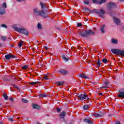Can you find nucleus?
Listing matches in <instances>:
<instances>
[{
    "mask_svg": "<svg viewBox=\"0 0 124 124\" xmlns=\"http://www.w3.org/2000/svg\"><path fill=\"white\" fill-rule=\"evenodd\" d=\"M33 15L34 16L43 17V18H47L48 15L45 14L43 10H39L38 9L35 8L33 10Z\"/></svg>",
    "mask_w": 124,
    "mask_h": 124,
    "instance_id": "1",
    "label": "nucleus"
},
{
    "mask_svg": "<svg viewBox=\"0 0 124 124\" xmlns=\"http://www.w3.org/2000/svg\"><path fill=\"white\" fill-rule=\"evenodd\" d=\"M94 31H93L92 30H86L79 33L81 37H83L84 38H88L90 35H94Z\"/></svg>",
    "mask_w": 124,
    "mask_h": 124,
    "instance_id": "2",
    "label": "nucleus"
},
{
    "mask_svg": "<svg viewBox=\"0 0 124 124\" xmlns=\"http://www.w3.org/2000/svg\"><path fill=\"white\" fill-rule=\"evenodd\" d=\"M13 29L16 31H17V32L25 34V35H29V31L24 28H18L17 27V25L15 24L13 26Z\"/></svg>",
    "mask_w": 124,
    "mask_h": 124,
    "instance_id": "3",
    "label": "nucleus"
},
{
    "mask_svg": "<svg viewBox=\"0 0 124 124\" xmlns=\"http://www.w3.org/2000/svg\"><path fill=\"white\" fill-rule=\"evenodd\" d=\"M93 13H95L96 14H97V15H99L100 17L101 18H104L105 16L104 15L105 13H106V12H105V10L104 9H101V10H98V9H93Z\"/></svg>",
    "mask_w": 124,
    "mask_h": 124,
    "instance_id": "4",
    "label": "nucleus"
},
{
    "mask_svg": "<svg viewBox=\"0 0 124 124\" xmlns=\"http://www.w3.org/2000/svg\"><path fill=\"white\" fill-rule=\"evenodd\" d=\"M110 52H112V53L115 55H119V56L124 57V50L120 49L112 48L111 49Z\"/></svg>",
    "mask_w": 124,
    "mask_h": 124,
    "instance_id": "5",
    "label": "nucleus"
},
{
    "mask_svg": "<svg viewBox=\"0 0 124 124\" xmlns=\"http://www.w3.org/2000/svg\"><path fill=\"white\" fill-rule=\"evenodd\" d=\"M7 8L6 3L3 2L1 6H0V15H4L5 14V9Z\"/></svg>",
    "mask_w": 124,
    "mask_h": 124,
    "instance_id": "6",
    "label": "nucleus"
},
{
    "mask_svg": "<svg viewBox=\"0 0 124 124\" xmlns=\"http://www.w3.org/2000/svg\"><path fill=\"white\" fill-rule=\"evenodd\" d=\"M78 97L80 99V100H84V99H87L88 98V95L87 94H78L77 95Z\"/></svg>",
    "mask_w": 124,
    "mask_h": 124,
    "instance_id": "7",
    "label": "nucleus"
},
{
    "mask_svg": "<svg viewBox=\"0 0 124 124\" xmlns=\"http://www.w3.org/2000/svg\"><path fill=\"white\" fill-rule=\"evenodd\" d=\"M107 7L108 8V9L116 8V3L112 2H110L107 4Z\"/></svg>",
    "mask_w": 124,
    "mask_h": 124,
    "instance_id": "8",
    "label": "nucleus"
},
{
    "mask_svg": "<svg viewBox=\"0 0 124 124\" xmlns=\"http://www.w3.org/2000/svg\"><path fill=\"white\" fill-rule=\"evenodd\" d=\"M59 72L62 75H67L69 73V72L65 69H61L59 71Z\"/></svg>",
    "mask_w": 124,
    "mask_h": 124,
    "instance_id": "9",
    "label": "nucleus"
},
{
    "mask_svg": "<svg viewBox=\"0 0 124 124\" xmlns=\"http://www.w3.org/2000/svg\"><path fill=\"white\" fill-rule=\"evenodd\" d=\"M113 20L114 23L116 25H120V23H121V20H120V19L115 18V17H113Z\"/></svg>",
    "mask_w": 124,
    "mask_h": 124,
    "instance_id": "10",
    "label": "nucleus"
},
{
    "mask_svg": "<svg viewBox=\"0 0 124 124\" xmlns=\"http://www.w3.org/2000/svg\"><path fill=\"white\" fill-rule=\"evenodd\" d=\"M60 119L62 120H64V117H65V112L62 111L59 115Z\"/></svg>",
    "mask_w": 124,
    "mask_h": 124,
    "instance_id": "11",
    "label": "nucleus"
},
{
    "mask_svg": "<svg viewBox=\"0 0 124 124\" xmlns=\"http://www.w3.org/2000/svg\"><path fill=\"white\" fill-rule=\"evenodd\" d=\"M117 96H118V97H122V98H124V89L122 92L121 91H119V94Z\"/></svg>",
    "mask_w": 124,
    "mask_h": 124,
    "instance_id": "12",
    "label": "nucleus"
},
{
    "mask_svg": "<svg viewBox=\"0 0 124 124\" xmlns=\"http://www.w3.org/2000/svg\"><path fill=\"white\" fill-rule=\"evenodd\" d=\"M62 59L64 62H68V61H69V58L67 57V55H62Z\"/></svg>",
    "mask_w": 124,
    "mask_h": 124,
    "instance_id": "13",
    "label": "nucleus"
},
{
    "mask_svg": "<svg viewBox=\"0 0 124 124\" xmlns=\"http://www.w3.org/2000/svg\"><path fill=\"white\" fill-rule=\"evenodd\" d=\"M32 108L34 109H40L41 107L36 104H32Z\"/></svg>",
    "mask_w": 124,
    "mask_h": 124,
    "instance_id": "14",
    "label": "nucleus"
},
{
    "mask_svg": "<svg viewBox=\"0 0 124 124\" xmlns=\"http://www.w3.org/2000/svg\"><path fill=\"white\" fill-rule=\"evenodd\" d=\"M104 29H105V25H103L100 28V31L102 33H104L105 32Z\"/></svg>",
    "mask_w": 124,
    "mask_h": 124,
    "instance_id": "15",
    "label": "nucleus"
},
{
    "mask_svg": "<svg viewBox=\"0 0 124 124\" xmlns=\"http://www.w3.org/2000/svg\"><path fill=\"white\" fill-rule=\"evenodd\" d=\"M118 41L117 39L114 38L111 39V43L113 44H118Z\"/></svg>",
    "mask_w": 124,
    "mask_h": 124,
    "instance_id": "16",
    "label": "nucleus"
},
{
    "mask_svg": "<svg viewBox=\"0 0 124 124\" xmlns=\"http://www.w3.org/2000/svg\"><path fill=\"white\" fill-rule=\"evenodd\" d=\"M63 84H64V82H63V81H57L56 82V85H57V86H62Z\"/></svg>",
    "mask_w": 124,
    "mask_h": 124,
    "instance_id": "17",
    "label": "nucleus"
},
{
    "mask_svg": "<svg viewBox=\"0 0 124 124\" xmlns=\"http://www.w3.org/2000/svg\"><path fill=\"white\" fill-rule=\"evenodd\" d=\"M79 77H80V78H83L84 79H88V77H87L86 76H85V75H83L82 74H80L79 75Z\"/></svg>",
    "mask_w": 124,
    "mask_h": 124,
    "instance_id": "18",
    "label": "nucleus"
},
{
    "mask_svg": "<svg viewBox=\"0 0 124 124\" xmlns=\"http://www.w3.org/2000/svg\"><path fill=\"white\" fill-rule=\"evenodd\" d=\"M91 107H92V106L89 105H85L83 106V109H89V108H91Z\"/></svg>",
    "mask_w": 124,
    "mask_h": 124,
    "instance_id": "19",
    "label": "nucleus"
},
{
    "mask_svg": "<svg viewBox=\"0 0 124 124\" xmlns=\"http://www.w3.org/2000/svg\"><path fill=\"white\" fill-rule=\"evenodd\" d=\"M48 95L45 94L40 93L39 94V97H47Z\"/></svg>",
    "mask_w": 124,
    "mask_h": 124,
    "instance_id": "20",
    "label": "nucleus"
},
{
    "mask_svg": "<svg viewBox=\"0 0 124 124\" xmlns=\"http://www.w3.org/2000/svg\"><path fill=\"white\" fill-rule=\"evenodd\" d=\"M40 5L41 6L42 9H43V8H46V5H45L43 3L41 2H40Z\"/></svg>",
    "mask_w": 124,
    "mask_h": 124,
    "instance_id": "21",
    "label": "nucleus"
},
{
    "mask_svg": "<svg viewBox=\"0 0 124 124\" xmlns=\"http://www.w3.org/2000/svg\"><path fill=\"white\" fill-rule=\"evenodd\" d=\"M5 59H6V60H10V59H11L10 54H8L6 55L5 56Z\"/></svg>",
    "mask_w": 124,
    "mask_h": 124,
    "instance_id": "22",
    "label": "nucleus"
},
{
    "mask_svg": "<svg viewBox=\"0 0 124 124\" xmlns=\"http://www.w3.org/2000/svg\"><path fill=\"white\" fill-rule=\"evenodd\" d=\"M96 64H97V67H99L101 65L99 58L97 60V62L96 63Z\"/></svg>",
    "mask_w": 124,
    "mask_h": 124,
    "instance_id": "23",
    "label": "nucleus"
},
{
    "mask_svg": "<svg viewBox=\"0 0 124 124\" xmlns=\"http://www.w3.org/2000/svg\"><path fill=\"white\" fill-rule=\"evenodd\" d=\"M3 97H4V99H5V100H7V99H8V96L5 93H3Z\"/></svg>",
    "mask_w": 124,
    "mask_h": 124,
    "instance_id": "24",
    "label": "nucleus"
},
{
    "mask_svg": "<svg viewBox=\"0 0 124 124\" xmlns=\"http://www.w3.org/2000/svg\"><path fill=\"white\" fill-rule=\"evenodd\" d=\"M84 122L88 123V124H92V121L90 119H84Z\"/></svg>",
    "mask_w": 124,
    "mask_h": 124,
    "instance_id": "25",
    "label": "nucleus"
},
{
    "mask_svg": "<svg viewBox=\"0 0 124 124\" xmlns=\"http://www.w3.org/2000/svg\"><path fill=\"white\" fill-rule=\"evenodd\" d=\"M12 86H13V87L15 88V89H17V90H18V91H20V88H19V87H18L17 85L15 84H12Z\"/></svg>",
    "mask_w": 124,
    "mask_h": 124,
    "instance_id": "26",
    "label": "nucleus"
},
{
    "mask_svg": "<svg viewBox=\"0 0 124 124\" xmlns=\"http://www.w3.org/2000/svg\"><path fill=\"white\" fill-rule=\"evenodd\" d=\"M106 2V0H101L99 1V4H102V3H104Z\"/></svg>",
    "mask_w": 124,
    "mask_h": 124,
    "instance_id": "27",
    "label": "nucleus"
},
{
    "mask_svg": "<svg viewBox=\"0 0 124 124\" xmlns=\"http://www.w3.org/2000/svg\"><path fill=\"white\" fill-rule=\"evenodd\" d=\"M93 3H96V4H99V1L98 0H93Z\"/></svg>",
    "mask_w": 124,
    "mask_h": 124,
    "instance_id": "28",
    "label": "nucleus"
},
{
    "mask_svg": "<svg viewBox=\"0 0 124 124\" xmlns=\"http://www.w3.org/2000/svg\"><path fill=\"white\" fill-rule=\"evenodd\" d=\"M38 83H39L38 81H37V82H36V81H35V82H30L29 84L30 85H35L36 84H38Z\"/></svg>",
    "mask_w": 124,
    "mask_h": 124,
    "instance_id": "29",
    "label": "nucleus"
},
{
    "mask_svg": "<svg viewBox=\"0 0 124 124\" xmlns=\"http://www.w3.org/2000/svg\"><path fill=\"white\" fill-rule=\"evenodd\" d=\"M37 27L39 30H41L42 29V26H41V24H40V23L38 24Z\"/></svg>",
    "mask_w": 124,
    "mask_h": 124,
    "instance_id": "30",
    "label": "nucleus"
},
{
    "mask_svg": "<svg viewBox=\"0 0 124 124\" xmlns=\"http://www.w3.org/2000/svg\"><path fill=\"white\" fill-rule=\"evenodd\" d=\"M24 42L23 41H21L19 44H18V47L19 48H21L22 47V45H23V43Z\"/></svg>",
    "mask_w": 124,
    "mask_h": 124,
    "instance_id": "31",
    "label": "nucleus"
},
{
    "mask_svg": "<svg viewBox=\"0 0 124 124\" xmlns=\"http://www.w3.org/2000/svg\"><path fill=\"white\" fill-rule=\"evenodd\" d=\"M102 62L104 63H106L108 62V61H107V59L104 58L102 60Z\"/></svg>",
    "mask_w": 124,
    "mask_h": 124,
    "instance_id": "32",
    "label": "nucleus"
},
{
    "mask_svg": "<svg viewBox=\"0 0 124 124\" xmlns=\"http://www.w3.org/2000/svg\"><path fill=\"white\" fill-rule=\"evenodd\" d=\"M21 101L24 102V103H27L28 102V100L23 98H21Z\"/></svg>",
    "mask_w": 124,
    "mask_h": 124,
    "instance_id": "33",
    "label": "nucleus"
},
{
    "mask_svg": "<svg viewBox=\"0 0 124 124\" xmlns=\"http://www.w3.org/2000/svg\"><path fill=\"white\" fill-rule=\"evenodd\" d=\"M85 11H89V12H91V13H93V11H91L90 9L88 8H85Z\"/></svg>",
    "mask_w": 124,
    "mask_h": 124,
    "instance_id": "34",
    "label": "nucleus"
},
{
    "mask_svg": "<svg viewBox=\"0 0 124 124\" xmlns=\"http://www.w3.org/2000/svg\"><path fill=\"white\" fill-rule=\"evenodd\" d=\"M10 58L11 59H17V56H15L13 55L10 54Z\"/></svg>",
    "mask_w": 124,
    "mask_h": 124,
    "instance_id": "35",
    "label": "nucleus"
},
{
    "mask_svg": "<svg viewBox=\"0 0 124 124\" xmlns=\"http://www.w3.org/2000/svg\"><path fill=\"white\" fill-rule=\"evenodd\" d=\"M84 4L88 5V4H89V3H90V2L88 0H85L84 1Z\"/></svg>",
    "mask_w": 124,
    "mask_h": 124,
    "instance_id": "36",
    "label": "nucleus"
},
{
    "mask_svg": "<svg viewBox=\"0 0 124 124\" xmlns=\"http://www.w3.org/2000/svg\"><path fill=\"white\" fill-rule=\"evenodd\" d=\"M1 39H2V40H3V41H5V40H6V39H7V38L6 37H5V36H2V37H1Z\"/></svg>",
    "mask_w": 124,
    "mask_h": 124,
    "instance_id": "37",
    "label": "nucleus"
},
{
    "mask_svg": "<svg viewBox=\"0 0 124 124\" xmlns=\"http://www.w3.org/2000/svg\"><path fill=\"white\" fill-rule=\"evenodd\" d=\"M44 79L45 80H49V78H48V76L47 75H45L44 76Z\"/></svg>",
    "mask_w": 124,
    "mask_h": 124,
    "instance_id": "38",
    "label": "nucleus"
},
{
    "mask_svg": "<svg viewBox=\"0 0 124 124\" xmlns=\"http://www.w3.org/2000/svg\"><path fill=\"white\" fill-rule=\"evenodd\" d=\"M1 27H2V28H4L5 29H7V26L5 24L1 25Z\"/></svg>",
    "mask_w": 124,
    "mask_h": 124,
    "instance_id": "39",
    "label": "nucleus"
},
{
    "mask_svg": "<svg viewBox=\"0 0 124 124\" xmlns=\"http://www.w3.org/2000/svg\"><path fill=\"white\" fill-rule=\"evenodd\" d=\"M8 121H10V122H13V117H9L8 118Z\"/></svg>",
    "mask_w": 124,
    "mask_h": 124,
    "instance_id": "40",
    "label": "nucleus"
},
{
    "mask_svg": "<svg viewBox=\"0 0 124 124\" xmlns=\"http://www.w3.org/2000/svg\"><path fill=\"white\" fill-rule=\"evenodd\" d=\"M3 80L4 81H10L11 79L6 78H4Z\"/></svg>",
    "mask_w": 124,
    "mask_h": 124,
    "instance_id": "41",
    "label": "nucleus"
},
{
    "mask_svg": "<svg viewBox=\"0 0 124 124\" xmlns=\"http://www.w3.org/2000/svg\"><path fill=\"white\" fill-rule=\"evenodd\" d=\"M22 69H27L28 68V65H25L22 67Z\"/></svg>",
    "mask_w": 124,
    "mask_h": 124,
    "instance_id": "42",
    "label": "nucleus"
},
{
    "mask_svg": "<svg viewBox=\"0 0 124 124\" xmlns=\"http://www.w3.org/2000/svg\"><path fill=\"white\" fill-rule=\"evenodd\" d=\"M83 26V24L81 23H78V27H82Z\"/></svg>",
    "mask_w": 124,
    "mask_h": 124,
    "instance_id": "43",
    "label": "nucleus"
},
{
    "mask_svg": "<svg viewBox=\"0 0 124 124\" xmlns=\"http://www.w3.org/2000/svg\"><path fill=\"white\" fill-rule=\"evenodd\" d=\"M104 85L105 86H108V85H109V83L108 82V81H107L104 83Z\"/></svg>",
    "mask_w": 124,
    "mask_h": 124,
    "instance_id": "44",
    "label": "nucleus"
},
{
    "mask_svg": "<svg viewBox=\"0 0 124 124\" xmlns=\"http://www.w3.org/2000/svg\"><path fill=\"white\" fill-rule=\"evenodd\" d=\"M107 86H102L100 88V89H107Z\"/></svg>",
    "mask_w": 124,
    "mask_h": 124,
    "instance_id": "45",
    "label": "nucleus"
},
{
    "mask_svg": "<svg viewBox=\"0 0 124 124\" xmlns=\"http://www.w3.org/2000/svg\"><path fill=\"white\" fill-rule=\"evenodd\" d=\"M57 111L58 113H60V112H62V109H57Z\"/></svg>",
    "mask_w": 124,
    "mask_h": 124,
    "instance_id": "46",
    "label": "nucleus"
},
{
    "mask_svg": "<svg viewBox=\"0 0 124 124\" xmlns=\"http://www.w3.org/2000/svg\"><path fill=\"white\" fill-rule=\"evenodd\" d=\"M25 0H16V1H18V2H21L22 1H25Z\"/></svg>",
    "mask_w": 124,
    "mask_h": 124,
    "instance_id": "47",
    "label": "nucleus"
},
{
    "mask_svg": "<svg viewBox=\"0 0 124 124\" xmlns=\"http://www.w3.org/2000/svg\"><path fill=\"white\" fill-rule=\"evenodd\" d=\"M10 100H11L12 102H14V98H10Z\"/></svg>",
    "mask_w": 124,
    "mask_h": 124,
    "instance_id": "48",
    "label": "nucleus"
},
{
    "mask_svg": "<svg viewBox=\"0 0 124 124\" xmlns=\"http://www.w3.org/2000/svg\"><path fill=\"white\" fill-rule=\"evenodd\" d=\"M94 117H96V118H97V117H99V114H95L94 115Z\"/></svg>",
    "mask_w": 124,
    "mask_h": 124,
    "instance_id": "49",
    "label": "nucleus"
},
{
    "mask_svg": "<svg viewBox=\"0 0 124 124\" xmlns=\"http://www.w3.org/2000/svg\"><path fill=\"white\" fill-rule=\"evenodd\" d=\"M2 106H3V104L0 103V108H1V107H2Z\"/></svg>",
    "mask_w": 124,
    "mask_h": 124,
    "instance_id": "50",
    "label": "nucleus"
},
{
    "mask_svg": "<svg viewBox=\"0 0 124 124\" xmlns=\"http://www.w3.org/2000/svg\"><path fill=\"white\" fill-rule=\"evenodd\" d=\"M45 48L46 50H48V48L47 46H45Z\"/></svg>",
    "mask_w": 124,
    "mask_h": 124,
    "instance_id": "51",
    "label": "nucleus"
},
{
    "mask_svg": "<svg viewBox=\"0 0 124 124\" xmlns=\"http://www.w3.org/2000/svg\"><path fill=\"white\" fill-rule=\"evenodd\" d=\"M98 94L99 95H103V93H99Z\"/></svg>",
    "mask_w": 124,
    "mask_h": 124,
    "instance_id": "52",
    "label": "nucleus"
},
{
    "mask_svg": "<svg viewBox=\"0 0 124 124\" xmlns=\"http://www.w3.org/2000/svg\"><path fill=\"white\" fill-rule=\"evenodd\" d=\"M119 0L120 1H122V2L124 1V0Z\"/></svg>",
    "mask_w": 124,
    "mask_h": 124,
    "instance_id": "53",
    "label": "nucleus"
},
{
    "mask_svg": "<svg viewBox=\"0 0 124 124\" xmlns=\"http://www.w3.org/2000/svg\"><path fill=\"white\" fill-rule=\"evenodd\" d=\"M11 47H14V45H11Z\"/></svg>",
    "mask_w": 124,
    "mask_h": 124,
    "instance_id": "54",
    "label": "nucleus"
},
{
    "mask_svg": "<svg viewBox=\"0 0 124 124\" xmlns=\"http://www.w3.org/2000/svg\"><path fill=\"white\" fill-rule=\"evenodd\" d=\"M123 29L124 30V26L123 27Z\"/></svg>",
    "mask_w": 124,
    "mask_h": 124,
    "instance_id": "55",
    "label": "nucleus"
},
{
    "mask_svg": "<svg viewBox=\"0 0 124 124\" xmlns=\"http://www.w3.org/2000/svg\"><path fill=\"white\" fill-rule=\"evenodd\" d=\"M56 109H60V108H57Z\"/></svg>",
    "mask_w": 124,
    "mask_h": 124,
    "instance_id": "56",
    "label": "nucleus"
},
{
    "mask_svg": "<svg viewBox=\"0 0 124 124\" xmlns=\"http://www.w3.org/2000/svg\"><path fill=\"white\" fill-rule=\"evenodd\" d=\"M93 65H95V64H93Z\"/></svg>",
    "mask_w": 124,
    "mask_h": 124,
    "instance_id": "57",
    "label": "nucleus"
},
{
    "mask_svg": "<svg viewBox=\"0 0 124 124\" xmlns=\"http://www.w3.org/2000/svg\"><path fill=\"white\" fill-rule=\"evenodd\" d=\"M0 109H2V108H1Z\"/></svg>",
    "mask_w": 124,
    "mask_h": 124,
    "instance_id": "58",
    "label": "nucleus"
},
{
    "mask_svg": "<svg viewBox=\"0 0 124 124\" xmlns=\"http://www.w3.org/2000/svg\"><path fill=\"white\" fill-rule=\"evenodd\" d=\"M36 41H37V42H38V41L36 40Z\"/></svg>",
    "mask_w": 124,
    "mask_h": 124,
    "instance_id": "59",
    "label": "nucleus"
},
{
    "mask_svg": "<svg viewBox=\"0 0 124 124\" xmlns=\"http://www.w3.org/2000/svg\"><path fill=\"white\" fill-rule=\"evenodd\" d=\"M88 100H89V98H87Z\"/></svg>",
    "mask_w": 124,
    "mask_h": 124,
    "instance_id": "60",
    "label": "nucleus"
},
{
    "mask_svg": "<svg viewBox=\"0 0 124 124\" xmlns=\"http://www.w3.org/2000/svg\"><path fill=\"white\" fill-rule=\"evenodd\" d=\"M0 46H1L0 44Z\"/></svg>",
    "mask_w": 124,
    "mask_h": 124,
    "instance_id": "61",
    "label": "nucleus"
}]
</instances>
